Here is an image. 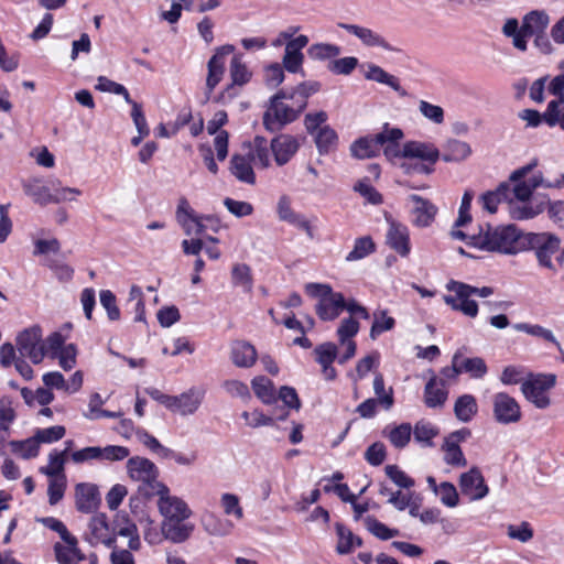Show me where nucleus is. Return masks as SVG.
Wrapping results in <instances>:
<instances>
[{
    "instance_id": "34",
    "label": "nucleus",
    "mask_w": 564,
    "mask_h": 564,
    "mask_svg": "<svg viewBox=\"0 0 564 564\" xmlns=\"http://www.w3.org/2000/svg\"><path fill=\"white\" fill-rule=\"evenodd\" d=\"M550 23V17L545 11L534 10L524 15L522 20L523 33L531 37L534 34L544 33Z\"/></svg>"
},
{
    "instance_id": "30",
    "label": "nucleus",
    "mask_w": 564,
    "mask_h": 564,
    "mask_svg": "<svg viewBox=\"0 0 564 564\" xmlns=\"http://www.w3.org/2000/svg\"><path fill=\"white\" fill-rule=\"evenodd\" d=\"M314 352L316 355V361L322 366V371L326 380H334L336 378V370L332 366L336 356L337 347L333 343H325L318 345Z\"/></svg>"
},
{
    "instance_id": "50",
    "label": "nucleus",
    "mask_w": 564,
    "mask_h": 564,
    "mask_svg": "<svg viewBox=\"0 0 564 564\" xmlns=\"http://www.w3.org/2000/svg\"><path fill=\"white\" fill-rule=\"evenodd\" d=\"M376 246L371 237L366 236L355 240L352 250L347 254L346 260L357 261L361 260L368 254L375 252Z\"/></svg>"
},
{
    "instance_id": "40",
    "label": "nucleus",
    "mask_w": 564,
    "mask_h": 564,
    "mask_svg": "<svg viewBox=\"0 0 564 564\" xmlns=\"http://www.w3.org/2000/svg\"><path fill=\"white\" fill-rule=\"evenodd\" d=\"M383 435L395 448H403L411 440L412 426L410 423H402L392 429L386 427L383 430Z\"/></svg>"
},
{
    "instance_id": "32",
    "label": "nucleus",
    "mask_w": 564,
    "mask_h": 564,
    "mask_svg": "<svg viewBox=\"0 0 564 564\" xmlns=\"http://www.w3.org/2000/svg\"><path fill=\"white\" fill-rule=\"evenodd\" d=\"M365 78L379 84H384L391 87L400 96L406 95L405 90L400 85L399 78L395 77L394 75L389 74L378 65L369 64L367 66V70L365 72Z\"/></svg>"
},
{
    "instance_id": "52",
    "label": "nucleus",
    "mask_w": 564,
    "mask_h": 564,
    "mask_svg": "<svg viewBox=\"0 0 564 564\" xmlns=\"http://www.w3.org/2000/svg\"><path fill=\"white\" fill-rule=\"evenodd\" d=\"M341 50L339 46L330 43H317L310 46L307 54L312 59L324 61L337 57Z\"/></svg>"
},
{
    "instance_id": "45",
    "label": "nucleus",
    "mask_w": 564,
    "mask_h": 564,
    "mask_svg": "<svg viewBox=\"0 0 564 564\" xmlns=\"http://www.w3.org/2000/svg\"><path fill=\"white\" fill-rule=\"evenodd\" d=\"M414 440L424 446H432V440L438 435V429L427 421H419L412 430Z\"/></svg>"
},
{
    "instance_id": "16",
    "label": "nucleus",
    "mask_w": 564,
    "mask_h": 564,
    "mask_svg": "<svg viewBox=\"0 0 564 564\" xmlns=\"http://www.w3.org/2000/svg\"><path fill=\"white\" fill-rule=\"evenodd\" d=\"M86 540L90 545L105 544L108 547L113 546L115 534L107 522L106 514L98 513L90 519Z\"/></svg>"
},
{
    "instance_id": "3",
    "label": "nucleus",
    "mask_w": 564,
    "mask_h": 564,
    "mask_svg": "<svg viewBox=\"0 0 564 564\" xmlns=\"http://www.w3.org/2000/svg\"><path fill=\"white\" fill-rule=\"evenodd\" d=\"M381 135H387L382 140L381 149L388 160L394 159H414L425 158L432 159L433 154L430 148L425 147V142L409 141L400 147V141L403 139V131L399 128H390L389 124H384Z\"/></svg>"
},
{
    "instance_id": "42",
    "label": "nucleus",
    "mask_w": 564,
    "mask_h": 564,
    "mask_svg": "<svg viewBox=\"0 0 564 564\" xmlns=\"http://www.w3.org/2000/svg\"><path fill=\"white\" fill-rule=\"evenodd\" d=\"M509 191L510 184L502 183L496 191L482 194L480 197L482 207L491 214L496 213L498 204L502 199H509Z\"/></svg>"
},
{
    "instance_id": "61",
    "label": "nucleus",
    "mask_w": 564,
    "mask_h": 564,
    "mask_svg": "<svg viewBox=\"0 0 564 564\" xmlns=\"http://www.w3.org/2000/svg\"><path fill=\"white\" fill-rule=\"evenodd\" d=\"M220 505L225 514L234 516L237 520H241L243 518V510L239 503L238 496L228 492L223 494Z\"/></svg>"
},
{
    "instance_id": "57",
    "label": "nucleus",
    "mask_w": 564,
    "mask_h": 564,
    "mask_svg": "<svg viewBox=\"0 0 564 564\" xmlns=\"http://www.w3.org/2000/svg\"><path fill=\"white\" fill-rule=\"evenodd\" d=\"M419 111L426 120L435 124H442L445 120L444 109L426 100H420Z\"/></svg>"
},
{
    "instance_id": "53",
    "label": "nucleus",
    "mask_w": 564,
    "mask_h": 564,
    "mask_svg": "<svg viewBox=\"0 0 564 564\" xmlns=\"http://www.w3.org/2000/svg\"><path fill=\"white\" fill-rule=\"evenodd\" d=\"M513 327L519 332H523L534 337H541L550 343H553L561 351H563L561 344L556 340L555 336L550 329H546L540 325H532L528 323H518Z\"/></svg>"
},
{
    "instance_id": "7",
    "label": "nucleus",
    "mask_w": 564,
    "mask_h": 564,
    "mask_svg": "<svg viewBox=\"0 0 564 564\" xmlns=\"http://www.w3.org/2000/svg\"><path fill=\"white\" fill-rule=\"evenodd\" d=\"M42 335L41 327L35 325L17 336L18 351L22 357H28L33 364H40L46 355Z\"/></svg>"
},
{
    "instance_id": "59",
    "label": "nucleus",
    "mask_w": 564,
    "mask_h": 564,
    "mask_svg": "<svg viewBox=\"0 0 564 564\" xmlns=\"http://www.w3.org/2000/svg\"><path fill=\"white\" fill-rule=\"evenodd\" d=\"M96 89L104 91V93L120 95L123 97L126 102H131V100H132L130 98L129 91L127 90V88L123 85L118 84L105 76L98 77Z\"/></svg>"
},
{
    "instance_id": "9",
    "label": "nucleus",
    "mask_w": 564,
    "mask_h": 564,
    "mask_svg": "<svg viewBox=\"0 0 564 564\" xmlns=\"http://www.w3.org/2000/svg\"><path fill=\"white\" fill-rule=\"evenodd\" d=\"M555 384V376H536L522 382L521 391L523 395L539 409H545L550 405V398L546 391Z\"/></svg>"
},
{
    "instance_id": "58",
    "label": "nucleus",
    "mask_w": 564,
    "mask_h": 564,
    "mask_svg": "<svg viewBox=\"0 0 564 564\" xmlns=\"http://www.w3.org/2000/svg\"><path fill=\"white\" fill-rule=\"evenodd\" d=\"M24 192L33 198L34 203L42 206L53 203V194L46 186L30 183L24 186Z\"/></svg>"
},
{
    "instance_id": "51",
    "label": "nucleus",
    "mask_w": 564,
    "mask_h": 564,
    "mask_svg": "<svg viewBox=\"0 0 564 564\" xmlns=\"http://www.w3.org/2000/svg\"><path fill=\"white\" fill-rule=\"evenodd\" d=\"M10 445L12 452L21 456L23 459H29L39 455L40 443L34 436L24 441H13Z\"/></svg>"
},
{
    "instance_id": "48",
    "label": "nucleus",
    "mask_w": 564,
    "mask_h": 564,
    "mask_svg": "<svg viewBox=\"0 0 564 564\" xmlns=\"http://www.w3.org/2000/svg\"><path fill=\"white\" fill-rule=\"evenodd\" d=\"M319 89L321 84L318 82H304L295 88L288 90L289 94H294V104H299L301 108L305 109L308 97L317 93Z\"/></svg>"
},
{
    "instance_id": "43",
    "label": "nucleus",
    "mask_w": 564,
    "mask_h": 564,
    "mask_svg": "<svg viewBox=\"0 0 564 564\" xmlns=\"http://www.w3.org/2000/svg\"><path fill=\"white\" fill-rule=\"evenodd\" d=\"M67 453L68 448H65L62 452L53 451L52 453H50L48 465L45 467H41L40 471L51 478L64 475V465L66 462Z\"/></svg>"
},
{
    "instance_id": "19",
    "label": "nucleus",
    "mask_w": 564,
    "mask_h": 564,
    "mask_svg": "<svg viewBox=\"0 0 564 564\" xmlns=\"http://www.w3.org/2000/svg\"><path fill=\"white\" fill-rule=\"evenodd\" d=\"M308 37L306 35H299L297 37L288 41L283 55V67L290 73H297L302 68L304 55L302 50L307 45Z\"/></svg>"
},
{
    "instance_id": "2",
    "label": "nucleus",
    "mask_w": 564,
    "mask_h": 564,
    "mask_svg": "<svg viewBox=\"0 0 564 564\" xmlns=\"http://www.w3.org/2000/svg\"><path fill=\"white\" fill-rule=\"evenodd\" d=\"M303 110L299 104H294V94L280 89L270 98V105L263 115V124L271 132L278 131L295 121Z\"/></svg>"
},
{
    "instance_id": "1",
    "label": "nucleus",
    "mask_w": 564,
    "mask_h": 564,
    "mask_svg": "<svg viewBox=\"0 0 564 564\" xmlns=\"http://www.w3.org/2000/svg\"><path fill=\"white\" fill-rule=\"evenodd\" d=\"M519 232L513 225L491 227L487 225L478 235H471L469 247L485 251L516 253L518 251Z\"/></svg>"
},
{
    "instance_id": "14",
    "label": "nucleus",
    "mask_w": 564,
    "mask_h": 564,
    "mask_svg": "<svg viewBox=\"0 0 564 564\" xmlns=\"http://www.w3.org/2000/svg\"><path fill=\"white\" fill-rule=\"evenodd\" d=\"M235 51L234 45L227 44L216 50V53L207 63L206 78V100L210 99V95L215 87L220 83L225 73V57Z\"/></svg>"
},
{
    "instance_id": "29",
    "label": "nucleus",
    "mask_w": 564,
    "mask_h": 564,
    "mask_svg": "<svg viewBox=\"0 0 564 564\" xmlns=\"http://www.w3.org/2000/svg\"><path fill=\"white\" fill-rule=\"evenodd\" d=\"M448 392L444 386V379H438L434 373L424 388V402L429 408L443 406L447 400Z\"/></svg>"
},
{
    "instance_id": "63",
    "label": "nucleus",
    "mask_w": 564,
    "mask_h": 564,
    "mask_svg": "<svg viewBox=\"0 0 564 564\" xmlns=\"http://www.w3.org/2000/svg\"><path fill=\"white\" fill-rule=\"evenodd\" d=\"M112 533L115 534V538L117 535L129 538L128 547L130 551H138L141 547L138 528L134 523L128 522L124 527L112 529Z\"/></svg>"
},
{
    "instance_id": "22",
    "label": "nucleus",
    "mask_w": 564,
    "mask_h": 564,
    "mask_svg": "<svg viewBox=\"0 0 564 564\" xmlns=\"http://www.w3.org/2000/svg\"><path fill=\"white\" fill-rule=\"evenodd\" d=\"M384 137L386 135H381V132H379L373 135L359 138L350 145L351 155L359 160L377 156L380 153Z\"/></svg>"
},
{
    "instance_id": "35",
    "label": "nucleus",
    "mask_w": 564,
    "mask_h": 564,
    "mask_svg": "<svg viewBox=\"0 0 564 564\" xmlns=\"http://www.w3.org/2000/svg\"><path fill=\"white\" fill-rule=\"evenodd\" d=\"M202 525L208 534L215 536L228 535L234 529L231 521L221 519L213 512H206L202 516Z\"/></svg>"
},
{
    "instance_id": "12",
    "label": "nucleus",
    "mask_w": 564,
    "mask_h": 564,
    "mask_svg": "<svg viewBox=\"0 0 564 564\" xmlns=\"http://www.w3.org/2000/svg\"><path fill=\"white\" fill-rule=\"evenodd\" d=\"M230 78L231 84H229L218 96L217 101L226 102L228 100L234 99L239 90L237 87H241L250 82L252 73L249 70L247 65L241 61L240 55H235L230 62Z\"/></svg>"
},
{
    "instance_id": "23",
    "label": "nucleus",
    "mask_w": 564,
    "mask_h": 564,
    "mask_svg": "<svg viewBox=\"0 0 564 564\" xmlns=\"http://www.w3.org/2000/svg\"><path fill=\"white\" fill-rule=\"evenodd\" d=\"M278 165L286 164L299 150L297 140L290 134H280L270 144Z\"/></svg>"
},
{
    "instance_id": "18",
    "label": "nucleus",
    "mask_w": 564,
    "mask_h": 564,
    "mask_svg": "<svg viewBox=\"0 0 564 564\" xmlns=\"http://www.w3.org/2000/svg\"><path fill=\"white\" fill-rule=\"evenodd\" d=\"M426 148H430L429 151H432L433 158H414V159H404L399 167L406 175H430L434 172V164L440 160L441 153L440 150L432 143H425Z\"/></svg>"
},
{
    "instance_id": "55",
    "label": "nucleus",
    "mask_w": 564,
    "mask_h": 564,
    "mask_svg": "<svg viewBox=\"0 0 564 564\" xmlns=\"http://www.w3.org/2000/svg\"><path fill=\"white\" fill-rule=\"evenodd\" d=\"M135 436L144 446H147L150 451L160 457L166 458L169 455H171V449L163 446L153 435L148 433L145 430L138 429L135 431Z\"/></svg>"
},
{
    "instance_id": "62",
    "label": "nucleus",
    "mask_w": 564,
    "mask_h": 564,
    "mask_svg": "<svg viewBox=\"0 0 564 564\" xmlns=\"http://www.w3.org/2000/svg\"><path fill=\"white\" fill-rule=\"evenodd\" d=\"M386 475L400 488H412L415 485L413 478L408 476L397 465H387L384 467Z\"/></svg>"
},
{
    "instance_id": "15",
    "label": "nucleus",
    "mask_w": 564,
    "mask_h": 564,
    "mask_svg": "<svg viewBox=\"0 0 564 564\" xmlns=\"http://www.w3.org/2000/svg\"><path fill=\"white\" fill-rule=\"evenodd\" d=\"M459 487L462 494L473 501L485 498L489 491L488 486L477 467H473L467 473L460 475Z\"/></svg>"
},
{
    "instance_id": "20",
    "label": "nucleus",
    "mask_w": 564,
    "mask_h": 564,
    "mask_svg": "<svg viewBox=\"0 0 564 564\" xmlns=\"http://www.w3.org/2000/svg\"><path fill=\"white\" fill-rule=\"evenodd\" d=\"M338 26L359 39L366 46L381 47L386 51H392V46L389 42L381 34L369 28L348 23H339Z\"/></svg>"
},
{
    "instance_id": "8",
    "label": "nucleus",
    "mask_w": 564,
    "mask_h": 564,
    "mask_svg": "<svg viewBox=\"0 0 564 564\" xmlns=\"http://www.w3.org/2000/svg\"><path fill=\"white\" fill-rule=\"evenodd\" d=\"M560 69L564 72V61L561 62ZM549 90L557 96V99L549 102L544 112L545 122L550 127L558 124L564 130V73L552 79Z\"/></svg>"
},
{
    "instance_id": "64",
    "label": "nucleus",
    "mask_w": 564,
    "mask_h": 564,
    "mask_svg": "<svg viewBox=\"0 0 564 564\" xmlns=\"http://www.w3.org/2000/svg\"><path fill=\"white\" fill-rule=\"evenodd\" d=\"M66 489V477L61 475L55 478H51L47 488L48 502L50 505H56L64 496Z\"/></svg>"
},
{
    "instance_id": "54",
    "label": "nucleus",
    "mask_w": 564,
    "mask_h": 564,
    "mask_svg": "<svg viewBox=\"0 0 564 564\" xmlns=\"http://www.w3.org/2000/svg\"><path fill=\"white\" fill-rule=\"evenodd\" d=\"M459 368L460 372H467L473 378H482L487 373V366L480 357L463 358L460 355Z\"/></svg>"
},
{
    "instance_id": "21",
    "label": "nucleus",
    "mask_w": 564,
    "mask_h": 564,
    "mask_svg": "<svg viewBox=\"0 0 564 564\" xmlns=\"http://www.w3.org/2000/svg\"><path fill=\"white\" fill-rule=\"evenodd\" d=\"M204 391L192 388L188 391L173 397L171 411L183 416L194 414L200 406L204 399Z\"/></svg>"
},
{
    "instance_id": "37",
    "label": "nucleus",
    "mask_w": 564,
    "mask_h": 564,
    "mask_svg": "<svg viewBox=\"0 0 564 564\" xmlns=\"http://www.w3.org/2000/svg\"><path fill=\"white\" fill-rule=\"evenodd\" d=\"M77 539L74 536V542L62 545L56 543L54 545L55 556L58 564H78L85 560V555L77 547Z\"/></svg>"
},
{
    "instance_id": "46",
    "label": "nucleus",
    "mask_w": 564,
    "mask_h": 564,
    "mask_svg": "<svg viewBox=\"0 0 564 564\" xmlns=\"http://www.w3.org/2000/svg\"><path fill=\"white\" fill-rule=\"evenodd\" d=\"M364 523L366 529L380 540L387 541L399 535V530L388 528L372 516L366 517Z\"/></svg>"
},
{
    "instance_id": "31",
    "label": "nucleus",
    "mask_w": 564,
    "mask_h": 564,
    "mask_svg": "<svg viewBox=\"0 0 564 564\" xmlns=\"http://www.w3.org/2000/svg\"><path fill=\"white\" fill-rule=\"evenodd\" d=\"M471 154L470 145L457 139H448L443 144V153L440 158L446 163H459Z\"/></svg>"
},
{
    "instance_id": "56",
    "label": "nucleus",
    "mask_w": 564,
    "mask_h": 564,
    "mask_svg": "<svg viewBox=\"0 0 564 564\" xmlns=\"http://www.w3.org/2000/svg\"><path fill=\"white\" fill-rule=\"evenodd\" d=\"M442 449L444 451V462L447 465L455 467H465L467 465V460L459 445L444 441Z\"/></svg>"
},
{
    "instance_id": "27",
    "label": "nucleus",
    "mask_w": 564,
    "mask_h": 564,
    "mask_svg": "<svg viewBox=\"0 0 564 564\" xmlns=\"http://www.w3.org/2000/svg\"><path fill=\"white\" fill-rule=\"evenodd\" d=\"M558 249L560 240L555 236L545 234L536 236L535 253L541 265L556 270L557 268L552 263L551 258L558 252Z\"/></svg>"
},
{
    "instance_id": "36",
    "label": "nucleus",
    "mask_w": 564,
    "mask_h": 564,
    "mask_svg": "<svg viewBox=\"0 0 564 564\" xmlns=\"http://www.w3.org/2000/svg\"><path fill=\"white\" fill-rule=\"evenodd\" d=\"M246 155L256 165L262 169H267L270 165V152L265 138L256 137L252 143L248 145V151Z\"/></svg>"
},
{
    "instance_id": "17",
    "label": "nucleus",
    "mask_w": 564,
    "mask_h": 564,
    "mask_svg": "<svg viewBox=\"0 0 564 564\" xmlns=\"http://www.w3.org/2000/svg\"><path fill=\"white\" fill-rule=\"evenodd\" d=\"M187 518H163L161 534L173 543L185 542L194 531V524L185 522Z\"/></svg>"
},
{
    "instance_id": "26",
    "label": "nucleus",
    "mask_w": 564,
    "mask_h": 564,
    "mask_svg": "<svg viewBox=\"0 0 564 564\" xmlns=\"http://www.w3.org/2000/svg\"><path fill=\"white\" fill-rule=\"evenodd\" d=\"M75 496L76 507L80 512H94L100 503L98 488L91 484H78L75 489Z\"/></svg>"
},
{
    "instance_id": "6",
    "label": "nucleus",
    "mask_w": 564,
    "mask_h": 564,
    "mask_svg": "<svg viewBox=\"0 0 564 564\" xmlns=\"http://www.w3.org/2000/svg\"><path fill=\"white\" fill-rule=\"evenodd\" d=\"M536 166V161H533L516 171H513L509 177L510 191L509 199L511 195L518 200L527 202L532 192L543 184V177L541 174H534L528 177V174Z\"/></svg>"
},
{
    "instance_id": "25",
    "label": "nucleus",
    "mask_w": 564,
    "mask_h": 564,
    "mask_svg": "<svg viewBox=\"0 0 564 564\" xmlns=\"http://www.w3.org/2000/svg\"><path fill=\"white\" fill-rule=\"evenodd\" d=\"M386 239L387 245L401 257H406L410 253V237L406 226L392 221Z\"/></svg>"
},
{
    "instance_id": "10",
    "label": "nucleus",
    "mask_w": 564,
    "mask_h": 564,
    "mask_svg": "<svg viewBox=\"0 0 564 564\" xmlns=\"http://www.w3.org/2000/svg\"><path fill=\"white\" fill-rule=\"evenodd\" d=\"M459 286H467L466 283L458 281H449L446 289L453 292L454 295H445L444 302L449 305L454 311L462 312L468 317H476L478 314V304L471 300V292L463 290Z\"/></svg>"
},
{
    "instance_id": "13",
    "label": "nucleus",
    "mask_w": 564,
    "mask_h": 564,
    "mask_svg": "<svg viewBox=\"0 0 564 564\" xmlns=\"http://www.w3.org/2000/svg\"><path fill=\"white\" fill-rule=\"evenodd\" d=\"M159 491L158 508L163 518H189L191 509L185 501L176 496L170 495V489L165 485H155Z\"/></svg>"
},
{
    "instance_id": "49",
    "label": "nucleus",
    "mask_w": 564,
    "mask_h": 564,
    "mask_svg": "<svg viewBox=\"0 0 564 564\" xmlns=\"http://www.w3.org/2000/svg\"><path fill=\"white\" fill-rule=\"evenodd\" d=\"M337 133L330 127H323L316 134L315 142L321 154L329 153L337 145Z\"/></svg>"
},
{
    "instance_id": "47",
    "label": "nucleus",
    "mask_w": 564,
    "mask_h": 564,
    "mask_svg": "<svg viewBox=\"0 0 564 564\" xmlns=\"http://www.w3.org/2000/svg\"><path fill=\"white\" fill-rule=\"evenodd\" d=\"M192 219H194V209L191 207L186 198H180L176 209V220L188 236L194 235Z\"/></svg>"
},
{
    "instance_id": "24",
    "label": "nucleus",
    "mask_w": 564,
    "mask_h": 564,
    "mask_svg": "<svg viewBox=\"0 0 564 564\" xmlns=\"http://www.w3.org/2000/svg\"><path fill=\"white\" fill-rule=\"evenodd\" d=\"M409 199L413 204V224L417 227H427L434 220L437 208L429 199L412 194Z\"/></svg>"
},
{
    "instance_id": "60",
    "label": "nucleus",
    "mask_w": 564,
    "mask_h": 564,
    "mask_svg": "<svg viewBox=\"0 0 564 564\" xmlns=\"http://www.w3.org/2000/svg\"><path fill=\"white\" fill-rule=\"evenodd\" d=\"M231 278L232 283L235 285H240L247 289L248 291L251 290L252 286V275L250 267L245 263H237L232 267L231 270Z\"/></svg>"
},
{
    "instance_id": "5",
    "label": "nucleus",
    "mask_w": 564,
    "mask_h": 564,
    "mask_svg": "<svg viewBox=\"0 0 564 564\" xmlns=\"http://www.w3.org/2000/svg\"><path fill=\"white\" fill-rule=\"evenodd\" d=\"M130 478L140 482L139 492L147 498L154 497L159 489L155 485H163L158 480L159 470L148 458L134 456L127 462Z\"/></svg>"
},
{
    "instance_id": "28",
    "label": "nucleus",
    "mask_w": 564,
    "mask_h": 564,
    "mask_svg": "<svg viewBox=\"0 0 564 564\" xmlns=\"http://www.w3.org/2000/svg\"><path fill=\"white\" fill-rule=\"evenodd\" d=\"M257 350L245 340H235L230 346V359L236 367L250 368L257 361Z\"/></svg>"
},
{
    "instance_id": "39",
    "label": "nucleus",
    "mask_w": 564,
    "mask_h": 564,
    "mask_svg": "<svg viewBox=\"0 0 564 564\" xmlns=\"http://www.w3.org/2000/svg\"><path fill=\"white\" fill-rule=\"evenodd\" d=\"M254 394L265 404H272L276 401V394L273 382L264 377L259 376L251 381Z\"/></svg>"
},
{
    "instance_id": "11",
    "label": "nucleus",
    "mask_w": 564,
    "mask_h": 564,
    "mask_svg": "<svg viewBox=\"0 0 564 564\" xmlns=\"http://www.w3.org/2000/svg\"><path fill=\"white\" fill-rule=\"evenodd\" d=\"M492 415L500 424H512L521 420V409L514 398L506 392L492 397Z\"/></svg>"
},
{
    "instance_id": "41",
    "label": "nucleus",
    "mask_w": 564,
    "mask_h": 564,
    "mask_svg": "<svg viewBox=\"0 0 564 564\" xmlns=\"http://www.w3.org/2000/svg\"><path fill=\"white\" fill-rule=\"evenodd\" d=\"M372 316L373 322L369 333L372 340H376L383 332L391 330L395 325L394 318L388 315L387 310H377Z\"/></svg>"
},
{
    "instance_id": "38",
    "label": "nucleus",
    "mask_w": 564,
    "mask_h": 564,
    "mask_svg": "<svg viewBox=\"0 0 564 564\" xmlns=\"http://www.w3.org/2000/svg\"><path fill=\"white\" fill-rule=\"evenodd\" d=\"M478 411L476 399L471 394L460 395L454 404L455 416L462 422H469Z\"/></svg>"
},
{
    "instance_id": "44",
    "label": "nucleus",
    "mask_w": 564,
    "mask_h": 564,
    "mask_svg": "<svg viewBox=\"0 0 564 564\" xmlns=\"http://www.w3.org/2000/svg\"><path fill=\"white\" fill-rule=\"evenodd\" d=\"M373 391L377 395V401L384 410H390L394 403L393 390L389 388L386 390L384 379L382 373H376L373 378Z\"/></svg>"
},
{
    "instance_id": "4",
    "label": "nucleus",
    "mask_w": 564,
    "mask_h": 564,
    "mask_svg": "<svg viewBox=\"0 0 564 564\" xmlns=\"http://www.w3.org/2000/svg\"><path fill=\"white\" fill-rule=\"evenodd\" d=\"M305 292L312 297L319 299L316 305V313L323 321H333L344 310L345 299L341 293L333 292L328 284L308 283Z\"/></svg>"
},
{
    "instance_id": "33",
    "label": "nucleus",
    "mask_w": 564,
    "mask_h": 564,
    "mask_svg": "<svg viewBox=\"0 0 564 564\" xmlns=\"http://www.w3.org/2000/svg\"><path fill=\"white\" fill-rule=\"evenodd\" d=\"M230 171L240 182L250 185L256 183L251 160L247 155L234 154L230 160Z\"/></svg>"
}]
</instances>
